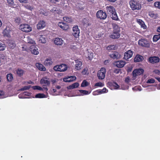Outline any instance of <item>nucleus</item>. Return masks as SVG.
<instances>
[{
    "mask_svg": "<svg viewBox=\"0 0 160 160\" xmlns=\"http://www.w3.org/2000/svg\"><path fill=\"white\" fill-rule=\"evenodd\" d=\"M104 85V83L101 82H98L95 83V86L99 87H102Z\"/></svg>",
    "mask_w": 160,
    "mask_h": 160,
    "instance_id": "48",
    "label": "nucleus"
},
{
    "mask_svg": "<svg viewBox=\"0 0 160 160\" xmlns=\"http://www.w3.org/2000/svg\"><path fill=\"white\" fill-rule=\"evenodd\" d=\"M79 83L78 82H75L72 85L69 86L68 87V88L69 89H71L77 88L79 86Z\"/></svg>",
    "mask_w": 160,
    "mask_h": 160,
    "instance_id": "28",
    "label": "nucleus"
},
{
    "mask_svg": "<svg viewBox=\"0 0 160 160\" xmlns=\"http://www.w3.org/2000/svg\"><path fill=\"white\" fill-rule=\"evenodd\" d=\"M116 48V47L115 45H110L108 46L107 48V49L108 50H115Z\"/></svg>",
    "mask_w": 160,
    "mask_h": 160,
    "instance_id": "38",
    "label": "nucleus"
},
{
    "mask_svg": "<svg viewBox=\"0 0 160 160\" xmlns=\"http://www.w3.org/2000/svg\"><path fill=\"white\" fill-rule=\"evenodd\" d=\"M138 23L141 25V27L143 29L146 28V26L144 22L140 19L137 20Z\"/></svg>",
    "mask_w": 160,
    "mask_h": 160,
    "instance_id": "29",
    "label": "nucleus"
},
{
    "mask_svg": "<svg viewBox=\"0 0 160 160\" xmlns=\"http://www.w3.org/2000/svg\"><path fill=\"white\" fill-rule=\"evenodd\" d=\"M108 84L111 88H113L114 89H117L119 88V85L116 82H109Z\"/></svg>",
    "mask_w": 160,
    "mask_h": 160,
    "instance_id": "24",
    "label": "nucleus"
},
{
    "mask_svg": "<svg viewBox=\"0 0 160 160\" xmlns=\"http://www.w3.org/2000/svg\"><path fill=\"white\" fill-rule=\"evenodd\" d=\"M30 27L28 24H22L20 26L21 30L23 32H28L30 31Z\"/></svg>",
    "mask_w": 160,
    "mask_h": 160,
    "instance_id": "8",
    "label": "nucleus"
},
{
    "mask_svg": "<svg viewBox=\"0 0 160 160\" xmlns=\"http://www.w3.org/2000/svg\"><path fill=\"white\" fill-rule=\"evenodd\" d=\"M88 85V82L86 80H84L81 84V87H84L87 86Z\"/></svg>",
    "mask_w": 160,
    "mask_h": 160,
    "instance_id": "39",
    "label": "nucleus"
},
{
    "mask_svg": "<svg viewBox=\"0 0 160 160\" xmlns=\"http://www.w3.org/2000/svg\"><path fill=\"white\" fill-rule=\"evenodd\" d=\"M112 19L115 20H118V16L116 13V11L114 12L112 14L109 15Z\"/></svg>",
    "mask_w": 160,
    "mask_h": 160,
    "instance_id": "31",
    "label": "nucleus"
},
{
    "mask_svg": "<svg viewBox=\"0 0 160 160\" xmlns=\"http://www.w3.org/2000/svg\"><path fill=\"white\" fill-rule=\"evenodd\" d=\"M53 62L52 61V59L51 58H47L44 62V64L45 66H48L51 65L52 64Z\"/></svg>",
    "mask_w": 160,
    "mask_h": 160,
    "instance_id": "26",
    "label": "nucleus"
},
{
    "mask_svg": "<svg viewBox=\"0 0 160 160\" xmlns=\"http://www.w3.org/2000/svg\"><path fill=\"white\" fill-rule=\"evenodd\" d=\"M48 79H49L46 77L43 78L41 79L40 83L44 86H48L50 84V82Z\"/></svg>",
    "mask_w": 160,
    "mask_h": 160,
    "instance_id": "12",
    "label": "nucleus"
},
{
    "mask_svg": "<svg viewBox=\"0 0 160 160\" xmlns=\"http://www.w3.org/2000/svg\"><path fill=\"white\" fill-rule=\"evenodd\" d=\"M80 33V30L78 28V26H74L72 28V34L76 38H78L79 36Z\"/></svg>",
    "mask_w": 160,
    "mask_h": 160,
    "instance_id": "7",
    "label": "nucleus"
},
{
    "mask_svg": "<svg viewBox=\"0 0 160 160\" xmlns=\"http://www.w3.org/2000/svg\"><path fill=\"white\" fill-rule=\"evenodd\" d=\"M106 9L108 13L110 15L116 11L115 8L112 6H108L106 7Z\"/></svg>",
    "mask_w": 160,
    "mask_h": 160,
    "instance_id": "14",
    "label": "nucleus"
},
{
    "mask_svg": "<svg viewBox=\"0 0 160 160\" xmlns=\"http://www.w3.org/2000/svg\"><path fill=\"white\" fill-rule=\"evenodd\" d=\"M144 70L142 68H139L134 70L132 72L133 76H136L137 75H141L143 74Z\"/></svg>",
    "mask_w": 160,
    "mask_h": 160,
    "instance_id": "13",
    "label": "nucleus"
},
{
    "mask_svg": "<svg viewBox=\"0 0 160 160\" xmlns=\"http://www.w3.org/2000/svg\"><path fill=\"white\" fill-rule=\"evenodd\" d=\"M5 45L0 42V51H3L5 50Z\"/></svg>",
    "mask_w": 160,
    "mask_h": 160,
    "instance_id": "46",
    "label": "nucleus"
},
{
    "mask_svg": "<svg viewBox=\"0 0 160 160\" xmlns=\"http://www.w3.org/2000/svg\"><path fill=\"white\" fill-rule=\"evenodd\" d=\"M46 36L45 35H40L39 38V41L40 42L45 43L46 42Z\"/></svg>",
    "mask_w": 160,
    "mask_h": 160,
    "instance_id": "27",
    "label": "nucleus"
},
{
    "mask_svg": "<svg viewBox=\"0 0 160 160\" xmlns=\"http://www.w3.org/2000/svg\"><path fill=\"white\" fill-rule=\"evenodd\" d=\"M12 25H7L5 29H4L3 33L4 36H6L7 37H9L10 36V32L12 31Z\"/></svg>",
    "mask_w": 160,
    "mask_h": 160,
    "instance_id": "4",
    "label": "nucleus"
},
{
    "mask_svg": "<svg viewBox=\"0 0 160 160\" xmlns=\"http://www.w3.org/2000/svg\"><path fill=\"white\" fill-rule=\"evenodd\" d=\"M63 19L64 21L68 23H70L72 22V19L71 17H63Z\"/></svg>",
    "mask_w": 160,
    "mask_h": 160,
    "instance_id": "33",
    "label": "nucleus"
},
{
    "mask_svg": "<svg viewBox=\"0 0 160 160\" xmlns=\"http://www.w3.org/2000/svg\"><path fill=\"white\" fill-rule=\"evenodd\" d=\"M88 58L90 60H91L93 58V53L92 52H88Z\"/></svg>",
    "mask_w": 160,
    "mask_h": 160,
    "instance_id": "47",
    "label": "nucleus"
},
{
    "mask_svg": "<svg viewBox=\"0 0 160 160\" xmlns=\"http://www.w3.org/2000/svg\"><path fill=\"white\" fill-rule=\"evenodd\" d=\"M133 52L131 50H128L125 52L124 54V59L128 60V59L131 58L132 56Z\"/></svg>",
    "mask_w": 160,
    "mask_h": 160,
    "instance_id": "9",
    "label": "nucleus"
},
{
    "mask_svg": "<svg viewBox=\"0 0 160 160\" xmlns=\"http://www.w3.org/2000/svg\"><path fill=\"white\" fill-rule=\"evenodd\" d=\"M60 0H49L50 2L52 3H56V2H59Z\"/></svg>",
    "mask_w": 160,
    "mask_h": 160,
    "instance_id": "54",
    "label": "nucleus"
},
{
    "mask_svg": "<svg viewBox=\"0 0 160 160\" xmlns=\"http://www.w3.org/2000/svg\"><path fill=\"white\" fill-rule=\"evenodd\" d=\"M58 25L60 28L65 31L67 30L69 28L68 24L62 22H59L58 24Z\"/></svg>",
    "mask_w": 160,
    "mask_h": 160,
    "instance_id": "10",
    "label": "nucleus"
},
{
    "mask_svg": "<svg viewBox=\"0 0 160 160\" xmlns=\"http://www.w3.org/2000/svg\"><path fill=\"white\" fill-rule=\"evenodd\" d=\"M63 81L66 82H69L72 81V80L69 77V78H64Z\"/></svg>",
    "mask_w": 160,
    "mask_h": 160,
    "instance_id": "50",
    "label": "nucleus"
},
{
    "mask_svg": "<svg viewBox=\"0 0 160 160\" xmlns=\"http://www.w3.org/2000/svg\"><path fill=\"white\" fill-rule=\"evenodd\" d=\"M93 94L94 95H98V94L96 91H95L94 92H93Z\"/></svg>",
    "mask_w": 160,
    "mask_h": 160,
    "instance_id": "62",
    "label": "nucleus"
},
{
    "mask_svg": "<svg viewBox=\"0 0 160 160\" xmlns=\"http://www.w3.org/2000/svg\"><path fill=\"white\" fill-rule=\"evenodd\" d=\"M75 61L76 64L75 65V68L78 70H79L81 69V66L82 65V62L78 60H75Z\"/></svg>",
    "mask_w": 160,
    "mask_h": 160,
    "instance_id": "17",
    "label": "nucleus"
},
{
    "mask_svg": "<svg viewBox=\"0 0 160 160\" xmlns=\"http://www.w3.org/2000/svg\"><path fill=\"white\" fill-rule=\"evenodd\" d=\"M68 68L67 65L65 64H61L59 65H57L53 67V69L56 71L64 72Z\"/></svg>",
    "mask_w": 160,
    "mask_h": 160,
    "instance_id": "2",
    "label": "nucleus"
},
{
    "mask_svg": "<svg viewBox=\"0 0 160 160\" xmlns=\"http://www.w3.org/2000/svg\"><path fill=\"white\" fill-rule=\"evenodd\" d=\"M35 44V42L33 41L32 39H31V45L32 44L34 45ZM33 45H31V49H32L33 48Z\"/></svg>",
    "mask_w": 160,
    "mask_h": 160,
    "instance_id": "52",
    "label": "nucleus"
},
{
    "mask_svg": "<svg viewBox=\"0 0 160 160\" xmlns=\"http://www.w3.org/2000/svg\"><path fill=\"white\" fill-rule=\"evenodd\" d=\"M130 79L129 77H126L125 80V82L128 83L129 82Z\"/></svg>",
    "mask_w": 160,
    "mask_h": 160,
    "instance_id": "57",
    "label": "nucleus"
},
{
    "mask_svg": "<svg viewBox=\"0 0 160 160\" xmlns=\"http://www.w3.org/2000/svg\"><path fill=\"white\" fill-rule=\"evenodd\" d=\"M46 26V22L43 20L40 21L37 25L38 29H41L44 28Z\"/></svg>",
    "mask_w": 160,
    "mask_h": 160,
    "instance_id": "15",
    "label": "nucleus"
},
{
    "mask_svg": "<svg viewBox=\"0 0 160 160\" xmlns=\"http://www.w3.org/2000/svg\"><path fill=\"white\" fill-rule=\"evenodd\" d=\"M107 90V89H106V88H103V89H101L102 93L106 92Z\"/></svg>",
    "mask_w": 160,
    "mask_h": 160,
    "instance_id": "59",
    "label": "nucleus"
},
{
    "mask_svg": "<svg viewBox=\"0 0 160 160\" xmlns=\"http://www.w3.org/2000/svg\"><path fill=\"white\" fill-rule=\"evenodd\" d=\"M87 69H86V68H84L83 69L82 72V73L83 75H85L87 74Z\"/></svg>",
    "mask_w": 160,
    "mask_h": 160,
    "instance_id": "55",
    "label": "nucleus"
},
{
    "mask_svg": "<svg viewBox=\"0 0 160 160\" xmlns=\"http://www.w3.org/2000/svg\"><path fill=\"white\" fill-rule=\"evenodd\" d=\"M143 60V56L138 54L136 55L134 58V61L135 62H138L142 61Z\"/></svg>",
    "mask_w": 160,
    "mask_h": 160,
    "instance_id": "22",
    "label": "nucleus"
},
{
    "mask_svg": "<svg viewBox=\"0 0 160 160\" xmlns=\"http://www.w3.org/2000/svg\"><path fill=\"white\" fill-rule=\"evenodd\" d=\"M154 6L160 9V2H156L154 3Z\"/></svg>",
    "mask_w": 160,
    "mask_h": 160,
    "instance_id": "44",
    "label": "nucleus"
},
{
    "mask_svg": "<svg viewBox=\"0 0 160 160\" xmlns=\"http://www.w3.org/2000/svg\"><path fill=\"white\" fill-rule=\"evenodd\" d=\"M71 78H72L71 79L72 80V81H73L74 80H75L76 79V77L75 76H72L71 77Z\"/></svg>",
    "mask_w": 160,
    "mask_h": 160,
    "instance_id": "60",
    "label": "nucleus"
},
{
    "mask_svg": "<svg viewBox=\"0 0 160 160\" xmlns=\"http://www.w3.org/2000/svg\"><path fill=\"white\" fill-rule=\"evenodd\" d=\"M160 58L157 56L151 57L148 58V61L152 63H157L159 62Z\"/></svg>",
    "mask_w": 160,
    "mask_h": 160,
    "instance_id": "11",
    "label": "nucleus"
},
{
    "mask_svg": "<svg viewBox=\"0 0 160 160\" xmlns=\"http://www.w3.org/2000/svg\"><path fill=\"white\" fill-rule=\"evenodd\" d=\"M96 16L98 18L103 20L105 19L107 16L106 12L102 10H99L97 12Z\"/></svg>",
    "mask_w": 160,
    "mask_h": 160,
    "instance_id": "5",
    "label": "nucleus"
},
{
    "mask_svg": "<svg viewBox=\"0 0 160 160\" xmlns=\"http://www.w3.org/2000/svg\"><path fill=\"white\" fill-rule=\"evenodd\" d=\"M18 97L20 98H28L26 96L24 95V94L23 93H22L19 94L18 95Z\"/></svg>",
    "mask_w": 160,
    "mask_h": 160,
    "instance_id": "45",
    "label": "nucleus"
},
{
    "mask_svg": "<svg viewBox=\"0 0 160 160\" xmlns=\"http://www.w3.org/2000/svg\"><path fill=\"white\" fill-rule=\"evenodd\" d=\"M63 40L61 38H56L54 41V43L57 45H61L63 43Z\"/></svg>",
    "mask_w": 160,
    "mask_h": 160,
    "instance_id": "18",
    "label": "nucleus"
},
{
    "mask_svg": "<svg viewBox=\"0 0 160 160\" xmlns=\"http://www.w3.org/2000/svg\"><path fill=\"white\" fill-rule=\"evenodd\" d=\"M14 21L16 23L19 24L21 22V19L20 17H16L15 18Z\"/></svg>",
    "mask_w": 160,
    "mask_h": 160,
    "instance_id": "42",
    "label": "nucleus"
},
{
    "mask_svg": "<svg viewBox=\"0 0 160 160\" xmlns=\"http://www.w3.org/2000/svg\"><path fill=\"white\" fill-rule=\"evenodd\" d=\"M138 44L142 47H149L150 44L148 41L145 39H141L139 40L138 42Z\"/></svg>",
    "mask_w": 160,
    "mask_h": 160,
    "instance_id": "6",
    "label": "nucleus"
},
{
    "mask_svg": "<svg viewBox=\"0 0 160 160\" xmlns=\"http://www.w3.org/2000/svg\"><path fill=\"white\" fill-rule=\"evenodd\" d=\"M125 62L122 60L117 61L116 62V66L118 68L123 67L125 64Z\"/></svg>",
    "mask_w": 160,
    "mask_h": 160,
    "instance_id": "20",
    "label": "nucleus"
},
{
    "mask_svg": "<svg viewBox=\"0 0 160 160\" xmlns=\"http://www.w3.org/2000/svg\"><path fill=\"white\" fill-rule=\"evenodd\" d=\"M120 33L113 32L112 34L110 35L109 37L112 39H118L120 38Z\"/></svg>",
    "mask_w": 160,
    "mask_h": 160,
    "instance_id": "19",
    "label": "nucleus"
},
{
    "mask_svg": "<svg viewBox=\"0 0 160 160\" xmlns=\"http://www.w3.org/2000/svg\"><path fill=\"white\" fill-rule=\"evenodd\" d=\"M155 82V80L153 78L149 79L147 82V83H153Z\"/></svg>",
    "mask_w": 160,
    "mask_h": 160,
    "instance_id": "49",
    "label": "nucleus"
},
{
    "mask_svg": "<svg viewBox=\"0 0 160 160\" xmlns=\"http://www.w3.org/2000/svg\"><path fill=\"white\" fill-rule=\"evenodd\" d=\"M36 66L38 69L41 71H45L46 70V68L45 67L40 63H37L36 64Z\"/></svg>",
    "mask_w": 160,
    "mask_h": 160,
    "instance_id": "23",
    "label": "nucleus"
},
{
    "mask_svg": "<svg viewBox=\"0 0 160 160\" xmlns=\"http://www.w3.org/2000/svg\"><path fill=\"white\" fill-rule=\"evenodd\" d=\"M17 73L19 76H21L23 74V71L21 69H18L17 70Z\"/></svg>",
    "mask_w": 160,
    "mask_h": 160,
    "instance_id": "37",
    "label": "nucleus"
},
{
    "mask_svg": "<svg viewBox=\"0 0 160 160\" xmlns=\"http://www.w3.org/2000/svg\"><path fill=\"white\" fill-rule=\"evenodd\" d=\"M35 97L36 98H43L46 97V95L43 93H38L35 95Z\"/></svg>",
    "mask_w": 160,
    "mask_h": 160,
    "instance_id": "36",
    "label": "nucleus"
},
{
    "mask_svg": "<svg viewBox=\"0 0 160 160\" xmlns=\"http://www.w3.org/2000/svg\"><path fill=\"white\" fill-rule=\"evenodd\" d=\"M4 92L3 91H0V98L4 95Z\"/></svg>",
    "mask_w": 160,
    "mask_h": 160,
    "instance_id": "58",
    "label": "nucleus"
},
{
    "mask_svg": "<svg viewBox=\"0 0 160 160\" xmlns=\"http://www.w3.org/2000/svg\"><path fill=\"white\" fill-rule=\"evenodd\" d=\"M79 91L82 95H88L89 94L88 92L87 91L80 90H79Z\"/></svg>",
    "mask_w": 160,
    "mask_h": 160,
    "instance_id": "41",
    "label": "nucleus"
},
{
    "mask_svg": "<svg viewBox=\"0 0 160 160\" xmlns=\"http://www.w3.org/2000/svg\"><path fill=\"white\" fill-rule=\"evenodd\" d=\"M129 4L130 7L133 10H139L141 8V5L138 1L131 0L129 2Z\"/></svg>",
    "mask_w": 160,
    "mask_h": 160,
    "instance_id": "1",
    "label": "nucleus"
},
{
    "mask_svg": "<svg viewBox=\"0 0 160 160\" xmlns=\"http://www.w3.org/2000/svg\"><path fill=\"white\" fill-rule=\"evenodd\" d=\"M112 26L113 28V32H114V33L116 32L120 33V28L115 23L113 24Z\"/></svg>",
    "mask_w": 160,
    "mask_h": 160,
    "instance_id": "25",
    "label": "nucleus"
},
{
    "mask_svg": "<svg viewBox=\"0 0 160 160\" xmlns=\"http://www.w3.org/2000/svg\"><path fill=\"white\" fill-rule=\"evenodd\" d=\"M157 31L158 32H160V26L157 29Z\"/></svg>",
    "mask_w": 160,
    "mask_h": 160,
    "instance_id": "63",
    "label": "nucleus"
},
{
    "mask_svg": "<svg viewBox=\"0 0 160 160\" xmlns=\"http://www.w3.org/2000/svg\"><path fill=\"white\" fill-rule=\"evenodd\" d=\"M8 5L11 7L14 8L16 6L13 0H7Z\"/></svg>",
    "mask_w": 160,
    "mask_h": 160,
    "instance_id": "30",
    "label": "nucleus"
},
{
    "mask_svg": "<svg viewBox=\"0 0 160 160\" xmlns=\"http://www.w3.org/2000/svg\"><path fill=\"white\" fill-rule=\"evenodd\" d=\"M82 23L86 27L88 26L91 25L90 21L88 18H84L82 21Z\"/></svg>",
    "mask_w": 160,
    "mask_h": 160,
    "instance_id": "21",
    "label": "nucleus"
},
{
    "mask_svg": "<svg viewBox=\"0 0 160 160\" xmlns=\"http://www.w3.org/2000/svg\"><path fill=\"white\" fill-rule=\"evenodd\" d=\"M106 72V69L104 68H102L100 70H99L97 73V76L100 80L104 78Z\"/></svg>",
    "mask_w": 160,
    "mask_h": 160,
    "instance_id": "3",
    "label": "nucleus"
},
{
    "mask_svg": "<svg viewBox=\"0 0 160 160\" xmlns=\"http://www.w3.org/2000/svg\"><path fill=\"white\" fill-rule=\"evenodd\" d=\"M6 77L8 81L9 82H11L13 78L12 75L11 73L8 74Z\"/></svg>",
    "mask_w": 160,
    "mask_h": 160,
    "instance_id": "32",
    "label": "nucleus"
},
{
    "mask_svg": "<svg viewBox=\"0 0 160 160\" xmlns=\"http://www.w3.org/2000/svg\"><path fill=\"white\" fill-rule=\"evenodd\" d=\"M32 88L34 90H42V87L38 86H33L32 87Z\"/></svg>",
    "mask_w": 160,
    "mask_h": 160,
    "instance_id": "43",
    "label": "nucleus"
},
{
    "mask_svg": "<svg viewBox=\"0 0 160 160\" xmlns=\"http://www.w3.org/2000/svg\"><path fill=\"white\" fill-rule=\"evenodd\" d=\"M31 52L32 53L36 55H37L39 53L38 49L36 47L33 49H31Z\"/></svg>",
    "mask_w": 160,
    "mask_h": 160,
    "instance_id": "35",
    "label": "nucleus"
},
{
    "mask_svg": "<svg viewBox=\"0 0 160 160\" xmlns=\"http://www.w3.org/2000/svg\"><path fill=\"white\" fill-rule=\"evenodd\" d=\"M30 88V86H24L23 87L19 89L18 91H23L25 90L29 89Z\"/></svg>",
    "mask_w": 160,
    "mask_h": 160,
    "instance_id": "40",
    "label": "nucleus"
},
{
    "mask_svg": "<svg viewBox=\"0 0 160 160\" xmlns=\"http://www.w3.org/2000/svg\"><path fill=\"white\" fill-rule=\"evenodd\" d=\"M109 56L111 58L113 59H118L121 58L120 54L117 52H114L110 54Z\"/></svg>",
    "mask_w": 160,
    "mask_h": 160,
    "instance_id": "16",
    "label": "nucleus"
},
{
    "mask_svg": "<svg viewBox=\"0 0 160 160\" xmlns=\"http://www.w3.org/2000/svg\"><path fill=\"white\" fill-rule=\"evenodd\" d=\"M61 88V86H60L59 85H57L56 86L57 88L58 89H60Z\"/></svg>",
    "mask_w": 160,
    "mask_h": 160,
    "instance_id": "64",
    "label": "nucleus"
},
{
    "mask_svg": "<svg viewBox=\"0 0 160 160\" xmlns=\"http://www.w3.org/2000/svg\"><path fill=\"white\" fill-rule=\"evenodd\" d=\"M149 15L150 17L152 18H154L156 16L155 14L152 12H149Z\"/></svg>",
    "mask_w": 160,
    "mask_h": 160,
    "instance_id": "53",
    "label": "nucleus"
},
{
    "mask_svg": "<svg viewBox=\"0 0 160 160\" xmlns=\"http://www.w3.org/2000/svg\"><path fill=\"white\" fill-rule=\"evenodd\" d=\"M22 93L24 94V95L28 97V98H29L30 93L29 92L25 91Z\"/></svg>",
    "mask_w": 160,
    "mask_h": 160,
    "instance_id": "51",
    "label": "nucleus"
},
{
    "mask_svg": "<svg viewBox=\"0 0 160 160\" xmlns=\"http://www.w3.org/2000/svg\"><path fill=\"white\" fill-rule=\"evenodd\" d=\"M120 70H121L119 69H115L114 70L113 72L114 73L118 74Z\"/></svg>",
    "mask_w": 160,
    "mask_h": 160,
    "instance_id": "56",
    "label": "nucleus"
},
{
    "mask_svg": "<svg viewBox=\"0 0 160 160\" xmlns=\"http://www.w3.org/2000/svg\"><path fill=\"white\" fill-rule=\"evenodd\" d=\"M160 38V33L158 35H154L153 38V41L154 42H156Z\"/></svg>",
    "mask_w": 160,
    "mask_h": 160,
    "instance_id": "34",
    "label": "nucleus"
},
{
    "mask_svg": "<svg viewBox=\"0 0 160 160\" xmlns=\"http://www.w3.org/2000/svg\"><path fill=\"white\" fill-rule=\"evenodd\" d=\"M96 91H97L98 94H100V93H102L101 89L98 90H96Z\"/></svg>",
    "mask_w": 160,
    "mask_h": 160,
    "instance_id": "61",
    "label": "nucleus"
}]
</instances>
